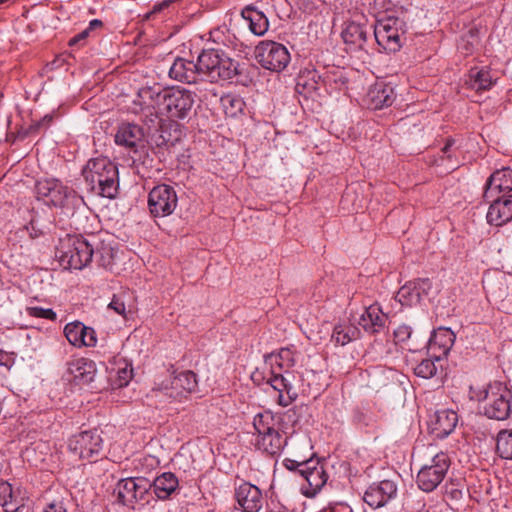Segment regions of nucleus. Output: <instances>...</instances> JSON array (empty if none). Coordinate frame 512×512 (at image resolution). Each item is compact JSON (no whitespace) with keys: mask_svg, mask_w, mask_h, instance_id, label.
I'll list each match as a JSON object with an SVG mask.
<instances>
[{"mask_svg":"<svg viewBox=\"0 0 512 512\" xmlns=\"http://www.w3.org/2000/svg\"><path fill=\"white\" fill-rule=\"evenodd\" d=\"M398 487L392 480L371 484L364 493L363 500L373 509L381 508L397 497Z\"/></svg>","mask_w":512,"mask_h":512,"instance_id":"nucleus-18","label":"nucleus"},{"mask_svg":"<svg viewBox=\"0 0 512 512\" xmlns=\"http://www.w3.org/2000/svg\"><path fill=\"white\" fill-rule=\"evenodd\" d=\"M35 193L38 200H42L47 205L60 207L65 210V213H73L74 209L83 203L82 197L74 190L54 178L37 181Z\"/></svg>","mask_w":512,"mask_h":512,"instance_id":"nucleus-6","label":"nucleus"},{"mask_svg":"<svg viewBox=\"0 0 512 512\" xmlns=\"http://www.w3.org/2000/svg\"><path fill=\"white\" fill-rule=\"evenodd\" d=\"M395 97L394 87L390 83L377 80L369 87L364 102L369 109L379 110L391 106Z\"/></svg>","mask_w":512,"mask_h":512,"instance_id":"nucleus-21","label":"nucleus"},{"mask_svg":"<svg viewBox=\"0 0 512 512\" xmlns=\"http://www.w3.org/2000/svg\"><path fill=\"white\" fill-rule=\"evenodd\" d=\"M67 374L69 380L75 384H88L96 376V363L85 357L73 358L67 362Z\"/></svg>","mask_w":512,"mask_h":512,"instance_id":"nucleus-26","label":"nucleus"},{"mask_svg":"<svg viewBox=\"0 0 512 512\" xmlns=\"http://www.w3.org/2000/svg\"><path fill=\"white\" fill-rule=\"evenodd\" d=\"M500 284V287H499V290L498 291H495L493 290V286L491 283L488 284V287H487V291L489 293H491V295L495 298V299H503L504 296H505V290L502 289V286H503V282H499Z\"/></svg>","mask_w":512,"mask_h":512,"instance_id":"nucleus-51","label":"nucleus"},{"mask_svg":"<svg viewBox=\"0 0 512 512\" xmlns=\"http://www.w3.org/2000/svg\"><path fill=\"white\" fill-rule=\"evenodd\" d=\"M454 145V140L448 139L444 147L441 149L442 160H451L452 159V146Z\"/></svg>","mask_w":512,"mask_h":512,"instance_id":"nucleus-49","label":"nucleus"},{"mask_svg":"<svg viewBox=\"0 0 512 512\" xmlns=\"http://www.w3.org/2000/svg\"><path fill=\"white\" fill-rule=\"evenodd\" d=\"M484 200L491 203L486 215L489 224L502 226L512 220V195Z\"/></svg>","mask_w":512,"mask_h":512,"instance_id":"nucleus-27","label":"nucleus"},{"mask_svg":"<svg viewBox=\"0 0 512 512\" xmlns=\"http://www.w3.org/2000/svg\"><path fill=\"white\" fill-rule=\"evenodd\" d=\"M97 262L100 266L108 269L111 268L113 257L111 249H103L102 251H97L96 253Z\"/></svg>","mask_w":512,"mask_h":512,"instance_id":"nucleus-44","label":"nucleus"},{"mask_svg":"<svg viewBox=\"0 0 512 512\" xmlns=\"http://www.w3.org/2000/svg\"><path fill=\"white\" fill-rule=\"evenodd\" d=\"M407 25L403 18L389 15L377 20L374 25V38L387 52L398 51L404 40Z\"/></svg>","mask_w":512,"mask_h":512,"instance_id":"nucleus-8","label":"nucleus"},{"mask_svg":"<svg viewBox=\"0 0 512 512\" xmlns=\"http://www.w3.org/2000/svg\"><path fill=\"white\" fill-rule=\"evenodd\" d=\"M131 370H127L126 368L120 370L118 372V375H119V385L120 386H124V385H127L130 378H131Z\"/></svg>","mask_w":512,"mask_h":512,"instance_id":"nucleus-52","label":"nucleus"},{"mask_svg":"<svg viewBox=\"0 0 512 512\" xmlns=\"http://www.w3.org/2000/svg\"><path fill=\"white\" fill-rule=\"evenodd\" d=\"M168 5H169V1H163L161 4L154 6L153 12H158V11L162 10L164 7H167Z\"/></svg>","mask_w":512,"mask_h":512,"instance_id":"nucleus-54","label":"nucleus"},{"mask_svg":"<svg viewBox=\"0 0 512 512\" xmlns=\"http://www.w3.org/2000/svg\"><path fill=\"white\" fill-rule=\"evenodd\" d=\"M82 175L91 192L113 199L118 193V168L107 157L90 159L82 169Z\"/></svg>","mask_w":512,"mask_h":512,"instance_id":"nucleus-3","label":"nucleus"},{"mask_svg":"<svg viewBox=\"0 0 512 512\" xmlns=\"http://www.w3.org/2000/svg\"><path fill=\"white\" fill-rule=\"evenodd\" d=\"M249 30L256 36H263L269 28L266 15L253 6H246L241 12Z\"/></svg>","mask_w":512,"mask_h":512,"instance_id":"nucleus-33","label":"nucleus"},{"mask_svg":"<svg viewBox=\"0 0 512 512\" xmlns=\"http://www.w3.org/2000/svg\"><path fill=\"white\" fill-rule=\"evenodd\" d=\"M155 100L167 117L184 119L194 105L195 95L185 88H177L157 92Z\"/></svg>","mask_w":512,"mask_h":512,"instance_id":"nucleus-9","label":"nucleus"},{"mask_svg":"<svg viewBox=\"0 0 512 512\" xmlns=\"http://www.w3.org/2000/svg\"><path fill=\"white\" fill-rule=\"evenodd\" d=\"M388 316L382 312L377 304L365 309L359 319V325L370 334H378L385 330Z\"/></svg>","mask_w":512,"mask_h":512,"instance_id":"nucleus-31","label":"nucleus"},{"mask_svg":"<svg viewBox=\"0 0 512 512\" xmlns=\"http://www.w3.org/2000/svg\"><path fill=\"white\" fill-rule=\"evenodd\" d=\"M295 412L273 413L270 410L253 417L250 444L255 450L267 456H278L287 445L286 423L294 422Z\"/></svg>","mask_w":512,"mask_h":512,"instance_id":"nucleus-1","label":"nucleus"},{"mask_svg":"<svg viewBox=\"0 0 512 512\" xmlns=\"http://www.w3.org/2000/svg\"><path fill=\"white\" fill-rule=\"evenodd\" d=\"M359 334L356 327L349 324H338L334 327L331 341L336 345L344 346L355 339Z\"/></svg>","mask_w":512,"mask_h":512,"instance_id":"nucleus-37","label":"nucleus"},{"mask_svg":"<svg viewBox=\"0 0 512 512\" xmlns=\"http://www.w3.org/2000/svg\"><path fill=\"white\" fill-rule=\"evenodd\" d=\"M479 395H480V393L476 396V399H477V397H478ZM472 399H475V396H472Z\"/></svg>","mask_w":512,"mask_h":512,"instance_id":"nucleus-57","label":"nucleus"},{"mask_svg":"<svg viewBox=\"0 0 512 512\" xmlns=\"http://www.w3.org/2000/svg\"><path fill=\"white\" fill-rule=\"evenodd\" d=\"M308 464V460L297 461L294 459L286 458L283 461V465L290 471H295L301 475L302 465Z\"/></svg>","mask_w":512,"mask_h":512,"instance_id":"nucleus-46","label":"nucleus"},{"mask_svg":"<svg viewBox=\"0 0 512 512\" xmlns=\"http://www.w3.org/2000/svg\"><path fill=\"white\" fill-rule=\"evenodd\" d=\"M348 77L343 68L332 67L323 73V87L329 92H341L347 89Z\"/></svg>","mask_w":512,"mask_h":512,"instance_id":"nucleus-35","label":"nucleus"},{"mask_svg":"<svg viewBox=\"0 0 512 512\" xmlns=\"http://www.w3.org/2000/svg\"><path fill=\"white\" fill-rule=\"evenodd\" d=\"M95 236L68 235L61 241L58 249V258L64 268L81 270L86 267L93 258Z\"/></svg>","mask_w":512,"mask_h":512,"instance_id":"nucleus-5","label":"nucleus"},{"mask_svg":"<svg viewBox=\"0 0 512 512\" xmlns=\"http://www.w3.org/2000/svg\"><path fill=\"white\" fill-rule=\"evenodd\" d=\"M496 450L501 458L512 460V430L499 431Z\"/></svg>","mask_w":512,"mask_h":512,"instance_id":"nucleus-39","label":"nucleus"},{"mask_svg":"<svg viewBox=\"0 0 512 512\" xmlns=\"http://www.w3.org/2000/svg\"><path fill=\"white\" fill-rule=\"evenodd\" d=\"M323 86V74L316 69H304L297 78V87H302L307 92H313Z\"/></svg>","mask_w":512,"mask_h":512,"instance_id":"nucleus-36","label":"nucleus"},{"mask_svg":"<svg viewBox=\"0 0 512 512\" xmlns=\"http://www.w3.org/2000/svg\"><path fill=\"white\" fill-rule=\"evenodd\" d=\"M457 423L458 415L454 410L441 409L430 416L428 430L435 438L444 439L455 430Z\"/></svg>","mask_w":512,"mask_h":512,"instance_id":"nucleus-22","label":"nucleus"},{"mask_svg":"<svg viewBox=\"0 0 512 512\" xmlns=\"http://www.w3.org/2000/svg\"><path fill=\"white\" fill-rule=\"evenodd\" d=\"M178 491L179 480L172 472H163L150 481V495L153 493L158 500H168Z\"/></svg>","mask_w":512,"mask_h":512,"instance_id":"nucleus-30","label":"nucleus"},{"mask_svg":"<svg viewBox=\"0 0 512 512\" xmlns=\"http://www.w3.org/2000/svg\"><path fill=\"white\" fill-rule=\"evenodd\" d=\"M208 94H212L215 97L217 96V94L215 92L206 90V92L204 94L198 95V98L200 100H207L208 99Z\"/></svg>","mask_w":512,"mask_h":512,"instance_id":"nucleus-55","label":"nucleus"},{"mask_svg":"<svg viewBox=\"0 0 512 512\" xmlns=\"http://www.w3.org/2000/svg\"><path fill=\"white\" fill-rule=\"evenodd\" d=\"M42 512H67V508L63 500H54L47 504Z\"/></svg>","mask_w":512,"mask_h":512,"instance_id":"nucleus-48","label":"nucleus"},{"mask_svg":"<svg viewBox=\"0 0 512 512\" xmlns=\"http://www.w3.org/2000/svg\"><path fill=\"white\" fill-rule=\"evenodd\" d=\"M455 339L454 332L449 328L440 327L434 330L427 343L428 356L440 361L448 355Z\"/></svg>","mask_w":512,"mask_h":512,"instance_id":"nucleus-23","label":"nucleus"},{"mask_svg":"<svg viewBox=\"0 0 512 512\" xmlns=\"http://www.w3.org/2000/svg\"><path fill=\"white\" fill-rule=\"evenodd\" d=\"M369 29L366 25L349 22L342 31V38L350 49H362L367 40Z\"/></svg>","mask_w":512,"mask_h":512,"instance_id":"nucleus-34","label":"nucleus"},{"mask_svg":"<svg viewBox=\"0 0 512 512\" xmlns=\"http://www.w3.org/2000/svg\"><path fill=\"white\" fill-rule=\"evenodd\" d=\"M17 497L14 495L12 485L5 481L0 480V506L5 510Z\"/></svg>","mask_w":512,"mask_h":512,"instance_id":"nucleus-42","label":"nucleus"},{"mask_svg":"<svg viewBox=\"0 0 512 512\" xmlns=\"http://www.w3.org/2000/svg\"><path fill=\"white\" fill-rule=\"evenodd\" d=\"M117 501L127 507L147 504L150 496V480L144 477L121 479L114 490Z\"/></svg>","mask_w":512,"mask_h":512,"instance_id":"nucleus-10","label":"nucleus"},{"mask_svg":"<svg viewBox=\"0 0 512 512\" xmlns=\"http://www.w3.org/2000/svg\"><path fill=\"white\" fill-rule=\"evenodd\" d=\"M512 191V169L503 168L490 175L485 184L484 199L508 196Z\"/></svg>","mask_w":512,"mask_h":512,"instance_id":"nucleus-24","label":"nucleus"},{"mask_svg":"<svg viewBox=\"0 0 512 512\" xmlns=\"http://www.w3.org/2000/svg\"><path fill=\"white\" fill-rule=\"evenodd\" d=\"M157 93L151 89L141 90L133 100L129 111L133 114L140 115L146 124H154L160 115H165L157 104L155 95Z\"/></svg>","mask_w":512,"mask_h":512,"instance_id":"nucleus-17","label":"nucleus"},{"mask_svg":"<svg viewBox=\"0 0 512 512\" xmlns=\"http://www.w3.org/2000/svg\"><path fill=\"white\" fill-rule=\"evenodd\" d=\"M198 386L197 376L193 371L186 370L176 373L169 379L163 381L159 390L169 398L181 401L189 394L196 391Z\"/></svg>","mask_w":512,"mask_h":512,"instance_id":"nucleus-15","label":"nucleus"},{"mask_svg":"<svg viewBox=\"0 0 512 512\" xmlns=\"http://www.w3.org/2000/svg\"><path fill=\"white\" fill-rule=\"evenodd\" d=\"M178 197L175 189L166 184L155 186L148 195V208L153 217L171 215L177 207Z\"/></svg>","mask_w":512,"mask_h":512,"instance_id":"nucleus-14","label":"nucleus"},{"mask_svg":"<svg viewBox=\"0 0 512 512\" xmlns=\"http://www.w3.org/2000/svg\"><path fill=\"white\" fill-rule=\"evenodd\" d=\"M102 21L99 19H93L90 21L89 26L86 28L89 32L95 30L96 28H99L102 26Z\"/></svg>","mask_w":512,"mask_h":512,"instance_id":"nucleus-53","label":"nucleus"},{"mask_svg":"<svg viewBox=\"0 0 512 512\" xmlns=\"http://www.w3.org/2000/svg\"><path fill=\"white\" fill-rule=\"evenodd\" d=\"M27 314L31 317L43 318L48 320H55L57 315L50 308H42L38 306L27 307Z\"/></svg>","mask_w":512,"mask_h":512,"instance_id":"nucleus-43","label":"nucleus"},{"mask_svg":"<svg viewBox=\"0 0 512 512\" xmlns=\"http://www.w3.org/2000/svg\"><path fill=\"white\" fill-rule=\"evenodd\" d=\"M130 300V293L128 291H121L113 295L112 300L108 304V309L126 318L127 312H130V304L128 303Z\"/></svg>","mask_w":512,"mask_h":512,"instance_id":"nucleus-38","label":"nucleus"},{"mask_svg":"<svg viewBox=\"0 0 512 512\" xmlns=\"http://www.w3.org/2000/svg\"><path fill=\"white\" fill-rule=\"evenodd\" d=\"M432 290V283L428 278L409 281L397 292V299L403 306H414L421 303Z\"/></svg>","mask_w":512,"mask_h":512,"instance_id":"nucleus-20","label":"nucleus"},{"mask_svg":"<svg viewBox=\"0 0 512 512\" xmlns=\"http://www.w3.org/2000/svg\"><path fill=\"white\" fill-rule=\"evenodd\" d=\"M412 334V328L408 325H400L394 330V337L397 343H403L407 341Z\"/></svg>","mask_w":512,"mask_h":512,"instance_id":"nucleus-45","label":"nucleus"},{"mask_svg":"<svg viewBox=\"0 0 512 512\" xmlns=\"http://www.w3.org/2000/svg\"><path fill=\"white\" fill-rule=\"evenodd\" d=\"M64 334L75 347H94L97 343L95 330L78 321L66 324Z\"/></svg>","mask_w":512,"mask_h":512,"instance_id":"nucleus-28","label":"nucleus"},{"mask_svg":"<svg viewBox=\"0 0 512 512\" xmlns=\"http://www.w3.org/2000/svg\"><path fill=\"white\" fill-rule=\"evenodd\" d=\"M221 105L227 116L235 117L242 112L244 107L243 100L234 94H226L220 97Z\"/></svg>","mask_w":512,"mask_h":512,"instance_id":"nucleus-40","label":"nucleus"},{"mask_svg":"<svg viewBox=\"0 0 512 512\" xmlns=\"http://www.w3.org/2000/svg\"><path fill=\"white\" fill-rule=\"evenodd\" d=\"M497 81V77L492 74L491 70L486 67H472L465 79V85L475 90L476 92H482L490 90Z\"/></svg>","mask_w":512,"mask_h":512,"instance_id":"nucleus-32","label":"nucleus"},{"mask_svg":"<svg viewBox=\"0 0 512 512\" xmlns=\"http://www.w3.org/2000/svg\"><path fill=\"white\" fill-rule=\"evenodd\" d=\"M418 512H428V510H427V509H421V510H420V511H418Z\"/></svg>","mask_w":512,"mask_h":512,"instance_id":"nucleus-56","label":"nucleus"},{"mask_svg":"<svg viewBox=\"0 0 512 512\" xmlns=\"http://www.w3.org/2000/svg\"><path fill=\"white\" fill-rule=\"evenodd\" d=\"M115 143L128 149L134 160L140 159L146 147L144 131L137 124L122 123L115 134Z\"/></svg>","mask_w":512,"mask_h":512,"instance_id":"nucleus-16","label":"nucleus"},{"mask_svg":"<svg viewBox=\"0 0 512 512\" xmlns=\"http://www.w3.org/2000/svg\"><path fill=\"white\" fill-rule=\"evenodd\" d=\"M235 498L243 512H259L265 502L261 490L248 482L241 483L235 489Z\"/></svg>","mask_w":512,"mask_h":512,"instance_id":"nucleus-25","label":"nucleus"},{"mask_svg":"<svg viewBox=\"0 0 512 512\" xmlns=\"http://www.w3.org/2000/svg\"><path fill=\"white\" fill-rule=\"evenodd\" d=\"M477 400L485 401L484 414L490 419L503 421L512 412V392L501 383L490 384L480 392Z\"/></svg>","mask_w":512,"mask_h":512,"instance_id":"nucleus-7","label":"nucleus"},{"mask_svg":"<svg viewBox=\"0 0 512 512\" xmlns=\"http://www.w3.org/2000/svg\"><path fill=\"white\" fill-rule=\"evenodd\" d=\"M265 363L270 366L267 383L278 392V404L287 407L298 397L295 387L297 377L292 371L295 364L294 352L290 348H281L265 356Z\"/></svg>","mask_w":512,"mask_h":512,"instance_id":"nucleus-2","label":"nucleus"},{"mask_svg":"<svg viewBox=\"0 0 512 512\" xmlns=\"http://www.w3.org/2000/svg\"><path fill=\"white\" fill-rule=\"evenodd\" d=\"M4 512H33L28 504L18 503L17 498L4 510Z\"/></svg>","mask_w":512,"mask_h":512,"instance_id":"nucleus-47","label":"nucleus"},{"mask_svg":"<svg viewBox=\"0 0 512 512\" xmlns=\"http://www.w3.org/2000/svg\"><path fill=\"white\" fill-rule=\"evenodd\" d=\"M71 453L82 460H95L102 451L103 439L97 429L73 435L68 442Z\"/></svg>","mask_w":512,"mask_h":512,"instance_id":"nucleus-13","label":"nucleus"},{"mask_svg":"<svg viewBox=\"0 0 512 512\" xmlns=\"http://www.w3.org/2000/svg\"><path fill=\"white\" fill-rule=\"evenodd\" d=\"M89 33L90 32L87 29H84L82 32L78 33L69 40V45L75 46L79 42L84 41L89 36Z\"/></svg>","mask_w":512,"mask_h":512,"instance_id":"nucleus-50","label":"nucleus"},{"mask_svg":"<svg viewBox=\"0 0 512 512\" xmlns=\"http://www.w3.org/2000/svg\"><path fill=\"white\" fill-rule=\"evenodd\" d=\"M169 77L186 84H201L197 62L176 58L169 69Z\"/></svg>","mask_w":512,"mask_h":512,"instance_id":"nucleus-29","label":"nucleus"},{"mask_svg":"<svg viewBox=\"0 0 512 512\" xmlns=\"http://www.w3.org/2000/svg\"><path fill=\"white\" fill-rule=\"evenodd\" d=\"M197 66L201 83L230 80L239 73L238 62L214 49L203 50L197 58Z\"/></svg>","mask_w":512,"mask_h":512,"instance_id":"nucleus-4","label":"nucleus"},{"mask_svg":"<svg viewBox=\"0 0 512 512\" xmlns=\"http://www.w3.org/2000/svg\"><path fill=\"white\" fill-rule=\"evenodd\" d=\"M259 64L270 71L280 72L290 62V53L285 45L275 41H262L255 49Z\"/></svg>","mask_w":512,"mask_h":512,"instance_id":"nucleus-12","label":"nucleus"},{"mask_svg":"<svg viewBox=\"0 0 512 512\" xmlns=\"http://www.w3.org/2000/svg\"><path fill=\"white\" fill-rule=\"evenodd\" d=\"M301 476L306 481V485H302L301 491L307 497H314L328 480L323 465L314 459H309L308 464L302 465Z\"/></svg>","mask_w":512,"mask_h":512,"instance_id":"nucleus-19","label":"nucleus"},{"mask_svg":"<svg viewBox=\"0 0 512 512\" xmlns=\"http://www.w3.org/2000/svg\"><path fill=\"white\" fill-rule=\"evenodd\" d=\"M451 465L447 453H436L428 464L421 467L417 474V485L424 492L434 491L444 480Z\"/></svg>","mask_w":512,"mask_h":512,"instance_id":"nucleus-11","label":"nucleus"},{"mask_svg":"<svg viewBox=\"0 0 512 512\" xmlns=\"http://www.w3.org/2000/svg\"><path fill=\"white\" fill-rule=\"evenodd\" d=\"M436 359L429 357L428 359L422 360L419 364L414 367V373L416 376L430 379L437 373V367L435 365Z\"/></svg>","mask_w":512,"mask_h":512,"instance_id":"nucleus-41","label":"nucleus"}]
</instances>
